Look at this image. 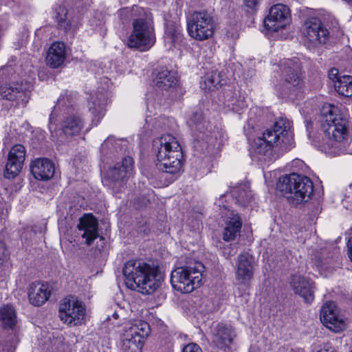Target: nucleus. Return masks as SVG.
I'll use <instances>...</instances> for the list:
<instances>
[{
    "mask_svg": "<svg viewBox=\"0 0 352 352\" xmlns=\"http://www.w3.org/2000/svg\"><path fill=\"white\" fill-rule=\"evenodd\" d=\"M122 272L126 286L144 294L153 293L164 280V276L157 266L140 259L128 261Z\"/></svg>",
    "mask_w": 352,
    "mask_h": 352,
    "instance_id": "nucleus-1",
    "label": "nucleus"
},
{
    "mask_svg": "<svg viewBox=\"0 0 352 352\" xmlns=\"http://www.w3.org/2000/svg\"><path fill=\"white\" fill-rule=\"evenodd\" d=\"M156 155L157 166L165 173L175 175L182 166V147L177 139L170 134H164L153 142Z\"/></svg>",
    "mask_w": 352,
    "mask_h": 352,
    "instance_id": "nucleus-2",
    "label": "nucleus"
},
{
    "mask_svg": "<svg viewBox=\"0 0 352 352\" xmlns=\"http://www.w3.org/2000/svg\"><path fill=\"white\" fill-rule=\"evenodd\" d=\"M144 13V10L138 6H133L132 8H126L120 11V16H130L133 18V31L126 43L128 47L141 51L150 49L155 42V34L152 23L141 16Z\"/></svg>",
    "mask_w": 352,
    "mask_h": 352,
    "instance_id": "nucleus-3",
    "label": "nucleus"
},
{
    "mask_svg": "<svg viewBox=\"0 0 352 352\" xmlns=\"http://www.w3.org/2000/svg\"><path fill=\"white\" fill-rule=\"evenodd\" d=\"M281 77L276 85L278 94L283 98L294 99L302 91L303 80L299 59L293 58L280 63Z\"/></svg>",
    "mask_w": 352,
    "mask_h": 352,
    "instance_id": "nucleus-4",
    "label": "nucleus"
},
{
    "mask_svg": "<svg viewBox=\"0 0 352 352\" xmlns=\"http://www.w3.org/2000/svg\"><path fill=\"white\" fill-rule=\"evenodd\" d=\"M322 126L329 140V146L337 147L347 136V120L341 111L332 104L324 105L321 110Z\"/></svg>",
    "mask_w": 352,
    "mask_h": 352,
    "instance_id": "nucleus-5",
    "label": "nucleus"
},
{
    "mask_svg": "<svg viewBox=\"0 0 352 352\" xmlns=\"http://www.w3.org/2000/svg\"><path fill=\"white\" fill-rule=\"evenodd\" d=\"M277 189L290 203L298 205L310 199L314 184L309 177L292 173L279 179Z\"/></svg>",
    "mask_w": 352,
    "mask_h": 352,
    "instance_id": "nucleus-6",
    "label": "nucleus"
},
{
    "mask_svg": "<svg viewBox=\"0 0 352 352\" xmlns=\"http://www.w3.org/2000/svg\"><path fill=\"white\" fill-rule=\"evenodd\" d=\"M204 269V265L200 262L175 268L170 274L173 287L182 293L192 292L202 285Z\"/></svg>",
    "mask_w": 352,
    "mask_h": 352,
    "instance_id": "nucleus-7",
    "label": "nucleus"
},
{
    "mask_svg": "<svg viewBox=\"0 0 352 352\" xmlns=\"http://www.w3.org/2000/svg\"><path fill=\"white\" fill-rule=\"evenodd\" d=\"M291 122L289 120L280 118L272 128L266 129L263 138L273 146L278 153L283 154L294 147L293 135L289 129Z\"/></svg>",
    "mask_w": 352,
    "mask_h": 352,
    "instance_id": "nucleus-8",
    "label": "nucleus"
},
{
    "mask_svg": "<svg viewBox=\"0 0 352 352\" xmlns=\"http://www.w3.org/2000/svg\"><path fill=\"white\" fill-rule=\"evenodd\" d=\"M150 333L149 324L142 320L126 325L120 336V348L124 352H141L144 338Z\"/></svg>",
    "mask_w": 352,
    "mask_h": 352,
    "instance_id": "nucleus-9",
    "label": "nucleus"
},
{
    "mask_svg": "<svg viewBox=\"0 0 352 352\" xmlns=\"http://www.w3.org/2000/svg\"><path fill=\"white\" fill-rule=\"evenodd\" d=\"M214 28L213 16L206 10L195 11L188 19V32L195 40L201 41L212 37Z\"/></svg>",
    "mask_w": 352,
    "mask_h": 352,
    "instance_id": "nucleus-10",
    "label": "nucleus"
},
{
    "mask_svg": "<svg viewBox=\"0 0 352 352\" xmlns=\"http://www.w3.org/2000/svg\"><path fill=\"white\" fill-rule=\"evenodd\" d=\"M58 311L60 320L69 327L80 326L85 322V305L74 297L63 299Z\"/></svg>",
    "mask_w": 352,
    "mask_h": 352,
    "instance_id": "nucleus-11",
    "label": "nucleus"
},
{
    "mask_svg": "<svg viewBox=\"0 0 352 352\" xmlns=\"http://www.w3.org/2000/svg\"><path fill=\"white\" fill-rule=\"evenodd\" d=\"M133 169V159L129 156L125 157L121 163L116 164L107 170L104 179L105 185L118 192V190H115V188H120L123 186L126 179L131 175Z\"/></svg>",
    "mask_w": 352,
    "mask_h": 352,
    "instance_id": "nucleus-12",
    "label": "nucleus"
},
{
    "mask_svg": "<svg viewBox=\"0 0 352 352\" xmlns=\"http://www.w3.org/2000/svg\"><path fill=\"white\" fill-rule=\"evenodd\" d=\"M31 85L27 83L13 82L0 87V95L3 98L12 101L17 107H24L29 102Z\"/></svg>",
    "mask_w": 352,
    "mask_h": 352,
    "instance_id": "nucleus-13",
    "label": "nucleus"
},
{
    "mask_svg": "<svg viewBox=\"0 0 352 352\" xmlns=\"http://www.w3.org/2000/svg\"><path fill=\"white\" fill-rule=\"evenodd\" d=\"M289 8L282 3H278L271 7L263 23L266 30L275 32L285 28L289 23Z\"/></svg>",
    "mask_w": 352,
    "mask_h": 352,
    "instance_id": "nucleus-14",
    "label": "nucleus"
},
{
    "mask_svg": "<svg viewBox=\"0 0 352 352\" xmlns=\"http://www.w3.org/2000/svg\"><path fill=\"white\" fill-rule=\"evenodd\" d=\"M320 318L321 322L329 329L340 332L346 327V322L340 314L339 310L334 302L329 301L321 308Z\"/></svg>",
    "mask_w": 352,
    "mask_h": 352,
    "instance_id": "nucleus-15",
    "label": "nucleus"
},
{
    "mask_svg": "<svg viewBox=\"0 0 352 352\" xmlns=\"http://www.w3.org/2000/svg\"><path fill=\"white\" fill-rule=\"evenodd\" d=\"M254 259L248 254H241L235 265V279L241 286L248 287L254 277Z\"/></svg>",
    "mask_w": 352,
    "mask_h": 352,
    "instance_id": "nucleus-16",
    "label": "nucleus"
},
{
    "mask_svg": "<svg viewBox=\"0 0 352 352\" xmlns=\"http://www.w3.org/2000/svg\"><path fill=\"white\" fill-rule=\"evenodd\" d=\"M329 31L317 18H311L305 22L303 34L313 46L324 44L329 38Z\"/></svg>",
    "mask_w": 352,
    "mask_h": 352,
    "instance_id": "nucleus-17",
    "label": "nucleus"
},
{
    "mask_svg": "<svg viewBox=\"0 0 352 352\" xmlns=\"http://www.w3.org/2000/svg\"><path fill=\"white\" fill-rule=\"evenodd\" d=\"M25 154V148L22 144H15L10 148L4 171L6 178L13 179L19 174L23 166Z\"/></svg>",
    "mask_w": 352,
    "mask_h": 352,
    "instance_id": "nucleus-18",
    "label": "nucleus"
},
{
    "mask_svg": "<svg viewBox=\"0 0 352 352\" xmlns=\"http://www.w3.org/2000/svg\"><path fill=\"white\" fill-rule=\"evenodd\" d=\"M289 285L294 294L299 295L307 303L314 299V283L310 279L300 275L293 274L290 277Z\"/></svg>",
    "mask_w": 352,
    "mask_h": 352,
    "instance_id": "nucleus-19",
    "label": "nucleus"
},
{
    "mask_svg": "<svg viewBox=\"0 0 352 352\" xmlns=\"http://www.w3.org/2000/svg\"><path fill=\"white\" fill-rule=\"evenodd\" d=\"M236 336V330L232 325L221 323L214 330L212 342L218 348L226 351L233 344Z\"/></svg>",
    "mask_w": 352,
    "mask_h": 352,
    "instance_id": "nucleus-20",
    "label": "nucleus"
},
{
    "mask_svg": "<svg viewBox=\"0 0 352 352\" xmlns=\"http://www.w3.org/2000/svg\"><path fill=\"white\" fill-rule=\"evenodd\" d=\"M78 228L82 232L81 236L85 239L87 245H91L99 236L98 221L91 214H85L79 219Z\"/></svg>",
    "mask_w": 352,
    "mask_h": 352,
    "instance_id": "nucleus-21",
    "label": "nucleus"
},
{
    "mask_svg": "<svg viewBox=\"0 0 352 352\" xmlns=\"http://www.w3.org/2000/svg\"><path fill=\"white\" fill-rule=\"evenodd\" d=\"M31 173L35 179L46 181L51 179L55 172L53 162L47 158H36L30 164Z\"/></svg>",
    "mask_w": 352,
    "mask_h": 352,
    "instance_id": "nucleus-22",
    "label": "nucleus"
},
{
    "mask_svg": "<svg viewBox=\"0 0 352 352\" xmlns=\"http://www.w3.org/2000/svg\"><path fill=\"white\" fill-rule=\"evenodd\" d=\"M51 292V287L48 284L32 283L28 289L29 302L34 306H41L49 300Z\"/></svg>",
    "mask_w": 352,
    "mask_h": 352,
    "instance_id": "nucleus-23",
    "label": "nucleus"
},
{
    "mask_svg": "<svg viewBox=\"0 0 352 352\" xmlns=\"http://www.w3.org/2000/svg\"><path fill=\"white\" fill-rule=\"evenodd\" d=\"M83 126L82 119L75 114L65 117L61 123L62 132L66 137L78 135Z\"/></svg>",
    "mask_w": 352,
    "mask_h": 352,
    "instance_id": "nucleus-24",
    "label": "nucleus"
},
{
    "mask_svg": "<svg viewBox=\"0 0 352 352\" xmlns=\"http://www.w3.org/2000/svg\"><path fill=\"white\" fill-rule=\"evenodd\" d=\"M65 60V47L64 43L61 42L52 43L47 52V64L52 68H57L64 63Z\"/></svg>",
    "mask_w": 352,
    "mask_h": 352,
    "instance_id": "nucleus-25",
    "label": "nucleus"
},
{
    "mask_svg": "<svg viewBox=\"0 0 352 352\" xmlns=\"http://www.w3.org/2000/svg\"><path fill=\"white\" fill-rule=\"evenodd\" d=\"M230 214L229 219L226 222V226L223 232V239L226 241L235 239L236 236L239 234L242 226L240 217L232 212Z\"/></svg>",
    "mask_w": 352,
    "mask_h": 352,
    "instance_id": "nucleus-26",
    "label": "nucleus"
},
{
    "mask_svg": "<svg viewBox=\"0 0 352 352\" xmlns=\"http://www.w3.org/2000/svg\"><path fill=\"white\" fill-rule=\"evenodd\" d=\"M153 83L158 89L167 90L177 85V77L174 72L162 69L157 74L153 79Z\"/></svg>",
    "mask_w": 352,
    "mask_h": 352,
    "instance_id": "nucleus-27",
    "label": "nucleus"
},
{
    "mask_svg": "<svg viewBox=\"0 0 352 352\" xmlns=\"http://www.w3.org/2000/svg\"><path fill=\"white\" fill-rule=\"evenodd\" d=\"M226 82L225 74L212 71L207 73L201 82V87L206 91H212Z\"/></svg>",
    "mask_w": 352,
    "mask_h": 352,
    "instance_id": "nucleus-28",
    "label": "nucleus"
},
{
    "mask_svg": "<svg viewBox=\"0 0 352 352\" xmlns=\"http://www.w3.org/2000/svg\"><path fill=\"white\" fill-rule=\"evenodd\" d=\"M0 320L5 329H13L16 324V311L11 305H5L0 309Z\"/></svg>",
    "mask_w": 352,
    "mask_h": 352,
    "instance_id": "nucleus-29",
    "label": "nucleus"
},
{
    "mask_svg": "<svg viewBox=\"0 0 352 352\" xmlns=\"http://www.w3.org/2000/svg\"><path fill=\"white\" fill-rule=\"evenodd\" d=\"M336 91L345 97L352 96V76H342L335 82Z\"/></svg>",
    "mask_w": 352,
    "mask_h": 352,
    "instance_id": "nucleus-30",
    "label": "nucleus"
},
{
    "mask_svg": "<svg viewBox=\"0 0 352 352\" xmlns=\"http://www.w3.org/2000/svg\"><path fill=\"white\" fill-rule=\"evenodd\" d=\"M232 195L235 197L236 202L241 206H246L252 199V195L245 186L234 188Z\"/></svg>",
    "mask_w": 352,
    "mask_h": 352,
    "instance_id": "nucleus-31",
    "label": "nucleus"
},
{
    "mask_svg": "<svg viewBox=\"0 0 352 352\" xmlns=\"http://www.w3.org/2000/svg\"><path fill=\"white\" fill-rule=\"evenodd\" d=\"M104 100L102 98V96L99 98L98 102H97L94 97H91L89 111H91L94 116V120H96L97 122H98L104 115Z\"/></svg>",
    "mask_w": 352,
    "mask_h": 352,
    "instance_id": "nucleus-32",
    "label": "nucleus"
},
{
    "mask_svg": "<svg viewBox=\"0 0 352 352\" xmlns=\"http://www.w3.org/2000/svg\"><path fill=\"white\" fill-rule=\"evenodd\" d=\"M182 35L178 30L175 28H168L165 32L164 42L169 48L180 40Z\"/></svg>",
    "mask_w": 352,
    "mask_h": 352,
    "instance_id": "nucleus-33",
    "label": "nucleus"
},
{
    "mask_svg": "<svg viewBox=\"0 0 352 352\" xmlns=\"http://www.w3.org/2000/svg\"><path fill=\"white\" fill-rule=\"evenodd\" d=\"M67 12L65 8L59 7L56 10V19L58 26L67 30L70 28L69 21L67 17Z\"/></svg>",
    "mask_w": 352,
    "mask_h": 352,
    "instance_id": "nucleus-34",
    "label": "nucleus"
},
{
    "mask_svg": "<svg viewBox=\"0 0 352 352\" xmlns=\"http://www.w3.org/2000/svg\"><path fill=\"white\" fill-rule=\"evenodd\" d=\"M252 146L255 152L261 155H265L267 151L273 148V146L268 144L263 137L256 139Z\"/></svg>",
    "mask_w": 352,
    "mask_h": 352,
    "instance_id": "nucleus-35",
    "label": "nucleus"
},
{
    "mask_svg": "<svg viewBox=\"0 0 352 352\" xmlns=\"http://www.w3.org/2000/svg\"><path fill=\"white\" fill-rule=\"evenodd\" d=\"M182 352H202V350L198 344L192 342L185 345Z\"/></svg>",
    "mask_w": 352,
    "mask_h": 352,
    "instance_id": "nucleus-36",
    "label": "nucleus"
},
{
    "mask_svg": "<svg viewBox=\"0 0 352 352\" xmlns=\"http://www.w3.org/2000/svg\"><path fill=\"white\" fill-rule=\"evenodd\" d=\"M328 76L331 80L335 85V82L338 80L341 76H339V72L336 68H332L329 71Z\"/></svg>",
    "mask_w": 352,
    "mask_h": 352,
    "instance_id": "nucleus-37",
    "label": "nucleus"
},
{
    "mask_svg": "<svg viewBox=\"0 0 352 352\" xmlns=\"http://www.w3.org/2000/svg\"><path fill=\"white\" fill-rule=\"evenodd\" d=\"M222 252L226 258H228L231 256L234 255L236 253V250L232 245H230L223 248Z\"/></svg>",
    "mask_w": 352,
    "mask_h": 352,
    "instance_id": "nucleus-38",
    "label": "nucleus"
},
{
    "mask_svg": "<svg viewBox=\"0 0 352 352\" xmlns=\"http://www.w3.org/2000/svg\"><path fill=\"white\" fill-rule=\"evenodd\" d=\"M246 7L255 10L259 4L260 0H243Z\"/></svg>",
    "mask_w": 352,
    "mask_h": 352,
    "instance_id": "nucleus-39",
    "label": "nucleus"
},
{
    "mask_svg": "<svg viewBox=\"0 0 352 352\" xmlns=\"http://www.w3.org/2000/svg\"><path fill=\"white\" fill-rule=\"evenodd\" d=\"M202 115L200 113H195L190 118V122L195 125L198 124L202 120Z\"/></svg>",
    "mask_w": 352,
    "mask_h": 352,
    "instance_id": "nucleus-40",
    "label": "nucleus"
},
{
    "mask_svg": "<svg viewBox=\"0 0 352 352\" xmlns=\"http://www.w3.org/2000/svg\"><path fill=\"white\" fill-rule=\"evenodd\" d=\"M231 91H227L225 95V100L228 102H230L233 106H239V104L236 103V100L233 98V97L231 96Z\"/></svg>",
    "mask_w": 352,
    "mask_h": 352,
    "instance_id": "nucleus-41",
    "label": "nucleus"
},
{
    "mask_svg": "<svg viewBox=\"0 0 352 352\" xmlns=\"http://www.w3.org/2000/svg\"><path fill=\"white\" fill-rule=\"evenodd\" d=\"M349 257L352 261V237L349 238L347 242Z\"/></svg>",
    "mask_w": 352,
    "mask_h": 352,
    "instance_id": "nucleus-42",
    "label": "nucleus"
},
{
    "mask_svg": "<svg viewBox=\"0 0 352 352\" xmlns=\"http://www.w3.org/2000/svg\"><path fill=\"white\" fill-rule=\"evenodd\" d=\"M6 248L3 243L0 241V262L2 261L5 254Z\"/></svg>",
    "mask_w": 352,
    "mask_h": 352,
    "instance_id": "nucleus-43",
    "label": "nucleus"
},
{
    "mask_svg": "<svg viewBox=\"0 0 352 352\" xmlns=\"http://www.w3.org/2000/svg\"><path fill=\"white\" fill-rule=\"evenodd\" d=\"M65 104V97L61 96L60 98H59L58 99V102H57V104H56L58 107H60V106L63 105Z\"/></svg>",
    "mask_w": 352,
    "mask_h": 352,
    "instance_id": "nucleus-44",
    "label": "nucleus"
},
{
    "mask_svg": "<svg viewBox=\"0 0 352 352\" xmlns=\"http://www.w3.org/2000/svg\"><path fill=\"white\" fill-rule=\"evenodd\" d=\"M316 352H334V351L331 348L324 347V348H322V349L316 351Z\"/></svg>",
    "mask_w": 352,
    "mask_h": 352,
    "instance_id": "nucleus-45",
    "label": "nucleus"
},
{
    "mask_svg": "<svg viewBox=\"0 0 352 352\" xmlns=\"http://www.w3.org/2000/svg\"><path fill=\"white\" fill-rule=\"evenodd\" d=\"M118 317H119V316H118V313L115 312V313L113 314V318L114 319H118Z\"/></svg>",
    "mask_w": 352,
    "mask_h": 352,
    "instance_id": "nucleus-46",
    "label": "nucleus"
},
{
    "mask_svg": "<svg viewBox=\"0 0 352 352\" xmlns=\"http://www.w3.org/2000/svg\"><path fill=\"white\" fill-rule=\"evenodd\" d=\"M344 1L348 2V3L352 2V0H344Z\"/></svg>",
    "mask_w": 352,
    "mask_h": 352,
    "instance_id": "nucleus-47",
    "label": "nucleus"
},
{
    "mask_svg": "<svg viewBox=\"0 0 352 352\" xmlns=\"http://www.w3.org/2000/svg\"><path fill=\"white\" fill-rule=\"evenodd\" d=\"M106 143H107V141H104V143L102 144V146H104Z\"/></svg>",
    "mask_w": 352,
    "mask_h": 352,
    "instance_id": "nucleus-48",
    "label": "nucleus"
},
{
    "mask_svg": "<svg viewBox=\"0 0 352 352\" xmlns=\"http://www.w3.org/2000/svg\"><path fill=\"white\" fill-rule=\"evenodd\" d=\"M351 188H352V185L351 186Z\"/></svg>",
    "mask_w": 352,
    "mask_h": 352,
    "instance_id": "nucleus-49",
    "label": "nucleus"
},
{
    "mask_svg": "<svg viewBox=\"0 0 352 352\" xmlns=\"http://www.w3.org/2000/svg\"><path fill=\"white\" fill-rule=\"evenodd\" d=\"M351 352H352V350H351Z\"/></svg>",
    "mask_w": 352,
    "mask_h": 352,
    "instance_id": "nucleus-50",
    "label": "nucleus"
},
{
    "mask_svg": "<svg viewBox=\"0 0 352 352\" xmlns=\"http://www.w3.org/2000/svg\"><path fill=\"white\" fill-rule=\"evenodd\" d=\"M10 352H12V351H10Z\"/></svg>",
    "mask_w": 352,
    "mask_h": 352,
    "instance_id": "nucleus-51",
    "label": "nucleus"
}]
</instances>
